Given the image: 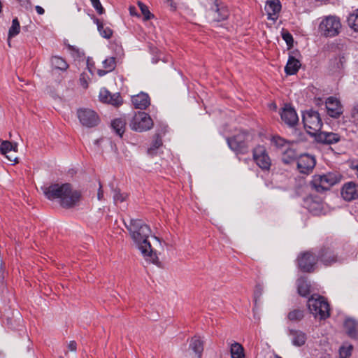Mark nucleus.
Here are the masks:
<instances>
[{
  "label": "nucleus",
  "instance_id": "13",
  "mask_svg": "<svg viewBox=\"0 0 358 358\" xmlns=\"http://www.w3.org/2000/svg\"><path fill=\"white\" fill-rule=\"evenodd\" d=\"M281 8L280 0H267L264 6L267 19L275 22L279 17Z\"/></svg>",
  "mask_w": 358,
  "mask_h": 358
},
{
  "label": "nucleus",
  "instance_id": "9",
  "mask_svg": "<svg viewBox=\"0 0 358 358\" xmlns=\"http://www.w3.org/2000/svg\"><path fill=\"white\" fill-rule=\"evenodd\" d=\"M229 11L227 6L222 1L215 0L213 6L209 11V17L212 22H218L228 18Z\"/></svg>",
  "mask_w": 358,
  "mask_h": 358
},
{
  "label": "nucleus",
  "instance_id": "4",
  "mask_svg": "<svg viewBox=\"0 0 358 358\" xmlns=\"http://www.w3.org/2000/svg\"><path fill=\"white\" fill-rule=\"evenodd\" d=\"M341 20L335 15H328L322 19L318 30L320 34L327 38L338 36L341 29Z\"/></svg>",
  "mask_w": 358,
  "mask_h": 358
},
{
  "label": "nucleus",
  "instance_id": "5",
  "mask_svg": "<svg viewBox=\"0 0 358 358\" xmlns=\"http://www.w3.org/2000/svg\"><path fill=\"white\" fill-rule=\"evenodd\" d=\"M308 308L315 318L324 320L329 316V305L323 296L312 295L308 301Z\"/></svg>",
  "mask_w": 358,
  "mask_h": 358
},
{
  "label": "nucleus",
  "instance_id": "53",
  "mask_svg": "<svg viewBox=\"0 0 358 358\" xmlns=\"http://www.w3.org/2000/svg\"><path fill=\"white\" fill-rule=\"evenodd\" d=\"M17 1L20 3H24V2L27 1V0H17Z\"/></svg>",
  "mask_w": 358,
  "mask_h": 358
},
{
  "label": "nucleus",
  "instance_id": "27",
  "mask_svg": "<svg viewBox=\"0 0 358 358\" xmlns=\"http://www.w3.org/2000/svg\"><path fill=\"white\" fill-rule=\"evenodd\" d=\"M94 22L97 25L100 35L105 38H110L113 35V31L108 27H104L103 23L97 18L94 19Z\"/></svg>",
  "mask_w": 358,
  "mask_h": 358
},
{
  "label": "nucleus",
  "instance_id": "54",
  "mask_svg": "<svg viewBox=\"0 0 358 358\" xmlns=\"http://www.w3.org/2000/svg\"><path fill=\"white\" fill-rule=\"evenodd\" d=\"M152 62H153V63H157V59H152Z\"/></svg>",
  "mask_w": 358,
  "mask_h": 358
},
{
  "label": "nucleus",
  "instance_id": "28",
  "mask_svg": "<svg viewBox=\"0 0 358 358\" xmlns=\"http://www.w3.org/2000/svg\"><path fill=\"white\" fill-rule=\"evenodd\" d=\"M87 69L88 71H83L80 76L79 79L80 85L84 88L87 89L88 87V83L90 80V76L93 74L92 67H90L89 62H87Z\"/></svg>",
  "mask_w": 358,
  "mask_h": 358
},
{
  "label": "nucleus",
  "instance_id": "10",
  "mask_svg": "<svg viewBox=\"0 0 358 358\" xmlns=\"http://www.w3.org/2000/svg\"><path fill=\"white\" fill-rule=\"evenodd\" d=\"M77 115L80 122L85 127H92L99 123V119L97 114L91 109H78Z\"/></svg>",
  "mask_w": 358,
  "mask_h": 358
},
{
  "label": "nucleus",
  "instance_id": "39",
  "mask_svg": "<svg viewBox=\"0 0 358 358\" xmlns=\"http://www.w3.org/2000/svg\"><path fill=\"white\" fill-rule=\"evenodd\" d=\"M103 66L107 69L108 71H112L115 69L116 66V61L114 57H110L103 61Z\"/></svg>",
  "mask_w": 358,
  "mask_h": 358
},
{
  "label": "nucleus",
  "instance_id": "34",
  "mask_svg": "<svg viewBox=\"0 0 358 358\" xmlns=\"http://www.w3.org/2000/svg\"><path fill=\"white\" fill-rule=\"evenodd\" d=\"M348 24L355 31H358V9L350 14L348 17Z\"/></svg>",
  "mask_w": 358,
  "mask_h": 358
},
{
  "label": "nucleus",
  "instance_id": "41",
  "mask_svg": "<svg viewBox=\"0 0 358 358\" xmlns=\"http://www.w3.org/2000/svg\"><path fill=\"white\" fill-rule=\"evenodd\" d=\"M91 3L96 12L101 15L104 13V8H103L99 0H90Z\"/></svg>",
  "mask_w": 358,
  "mask_h": 358
},
{
  "label": "nucleus",
  "instance_id": "3",
  "mask_svg": "<svg viewBox=\"0 0 358 358\" xmlns=\"http://www.w3.org/2000/svg\"><path fill=\"white\" fill-rule=\"evenodd\" d=\"M342 176L338 172H329L326 174H317L313 177L312 187L318 192L329 189L332 186L338 183Z\"/></svg>",
  "mask_w": 358,
  "mask_h": 358
},
{
  "label": "nucleus",
  "instance_id": "26",
  "mask_svg": "<svg viewBox=\"0 0 358 358\" xmlns=\"http://www.w3.org/2000/svg\"><path fill=\"white\" fill-rule=\"evenodd\" d=\"M125 125L126 120L122 117L116 118L111 123L113 129L115 130L116 134L119 135L120 137L124 132Z\"/></svg>",
  "mask_w": 358,
  "mask_h": 358
},
{
  "label": "nucleus",
  "instance_id": "20",
  "mask_svg": "<svg viewBox=\"0 0 358 358\" xmlns=\"http://www.w3.org/2000/svg\"><path fill=\"white\" fill-rule=\"evenodd\" d=\"M315 138L317 142L324 144H333L340 140L338 134L336 133L321 131L315 136Z\"/></svg>",
  "mask_w": 358,
  "mask_h": 358
},
{
  "label": "nucleus",
  "instance_id": "7",
  "mask_svg": "<svg viewBox=\"0 0 358 358\" xmlns=\"http://www.w3.org/2000/svg\"><path fill=\"white\" fill-rule=\"evenodd\" d=\"M153 122L148 114L145 112H138L133 117L130 127L132 130L142 132L150 129Z\"/></svg>",
  "mask_w": 358,
  "mask_h": 358
},
{
  "label": "nucleus",
  "instance_id": "31",
  "mask_svg": "<svg viewBox=\"0 0 358 358\" xmlns=\"http://www.w3.org/2000/svg\"><path fill=\"white\" fill-rule=\"evenodd\" d=\"M230 351L231 358H243L245 356L243 346L238 343L231 345Z\"/></svg>",
  "mask_w": 358,
  "mask_h": 358
},
{
  "label": "nucleus",
  "instance_id": "12",
  "mask_svg": "<svg viewBox=\"0 0 358 358\" xmlns=\"http://www.w3.org/2000/svg\"><path fill=\"white\" fill-rule=\"evenodd\" d=\"M245 138V134L240 133L232 138H227V143L233 151L237 153H245L248 148Z\"/></svg>",
  "mask_w": 358,
  "mask_h": 358
},
{
  "label": "nucleus",
  "instance_id": "29",
  "mask_svg": "<svg viewBox=\"0 0 358 358\" xmlns=\"http://www.w3.org/2000/svg\"><path fill=\"white\" fill-rule=\"evenodd\" d=\"M298 293L302 296H306L310 293V285L304 278L297 280Z\"/></svg>",
  "mask_w": 358,
  "mask_h": 358
},
{
  "label": "nucleus",
  "instance_id": "44",
  "mask_svg": "<svg viewBox=\"0 0 358 358\" xmlns=\"http://www.w3.org/2000/svg\"><path fill=\"white\" fill-rule=\"evenodd\" d=\"M68 351L76 352L77 350V344L76 341H71L67 345Z\"/></svg>",
  "mask_w": 358,
  "mask_h": 358
},
{
  "label": "nucleus",
  "instance_id": "6",
  "mask_svg": "<svg viewBox=\"0 0 358 358\" xmlns=\"http://www.w3.org/2000/svg\"><path fill=\"white\" fill-rule=\"evenodd\" d=\"M303 122L306 131L313 136L320 131L322 125L320 114L312 110L303 113Z\"/></svg>",
  "mask_w": 358,
  "mask_h": 358
},
{
  "label": "nucleus",
  "instance_id": "22",
  "mask_svg": "<svg viewBox=\"0 0 358 358\" xmlns=\"http://www.w3.org/2000/svg\"><path fill=\"white\" fill-rule=\"evenodd\" d=\"M289 336L290 337L292 343L295 346H301L306 341V335L300 330L290 329L289 331Z\"/></svg>",
  "mask_w": 358,
  "mask_h": 358
},
{
  "label": "nucleus",
  "instance_id": "16",
  "mask_svg": "<svg viewBox=\"0 0 358 358\" xmlns=\"http://www.w3.org/2000/svg\"><path fill=\"white\" fill-rule=\"evenodd\" d=\"M99 100L101 102L119 106L122 103V99L119 93L111 94L108 90L103 88L99 92Z\"/></svg>",
  "mask_w": 358,
  "mask_h": 358
},
{
  "label": "nucleus",
  "instance_id": "25",
  "mask_svg": "<svg viewBox=\"0 0 358 358\" xmlns=\"http://www.w3.org/2000/svg\"><path fill=\"white\" fill-rule=\"evenodd\" d=\"M318 258L326 266L331 265L337 261L333 251L329 248L322 250L320 252Z\"/></svg>",
  "mask_w": 358,
  "mask_h": 358
},
{
  "label": "nucleus",
  "instance_id": "21",
  "mask_svg": "<svg viewBox=\"0 0 358 358\" xmlns=\"http://www.w3.org/2000/svg\"><path fill=\"white\" fill-rule=\"evenodd\" d=\"M133 105L136 108L145 109L150 103V98L148 94L141 92L131 98Z\"/></svg>",
  "mask_w": 358,
  "mask_h": 358
},
{
  "label": "nucleus",
  "instance_id": "32",
  "mask_svg": "<svg viewBox=\"0 0 358 358\" xmlns=\"http://www.w3.org/2000/svg\"><path fill=\"white\" fill-rule=\"evenodd\" d=\"M20 31V25L18 20L17 18H14L12 21V25L8 31V45L10 46V39L15 36H17Z\"/></svg>",
  "mask_w": 358,
  "mask_h": 358
},
{
  "label": "nucleus",
  "instance_id": "38",
  "mask_svg": "<svg viewBox=\"0 0 358 358\" xmlns=\"http://www.w3.org/2000/svg\"><path fill=\"white\" fill-rule=\"evenodd\" d=\"M162 145V141L158 136L154 139L151 146L148 150V153L153 155L156 153V150Z\"/></svg>",
  "mask_w": 358,
  "mask_h": 358
},
{
  "label": "nucleus",
  "instance_id": "23",
  "mask_svg": "<svg viewBox=\"0 0 358 358\" xmlns=\"http://www.w3.org/2000/svg\"><path fill=\"white\" fill-rule=\"evenodd\" d=\"M301 67V62L294 57L289 55L287 64L285 67V71L287 75H294Z\"/></svg>",
  "mask_w": 358,
  "mask_h": 358
},
{
  "label": "nucleus",
  "instance_id": "52",
  "mask_svg": "<svg viewBox=\"0 0 358 358\" xmlns=\"http://www.w3.org/2000/svg\"><path fill=\"white\" fill-rule=\"evenodd\" d=\"M353 113H357L358 114V104H357L356 106H355L354 108H353Z\"/></svg>",
  "mask_w": 358,
  "mask_h": 358
},
{
  "label": "nucleus",
  "instance_id": "45",
  "mask_svg": "<svg viewBox=\"0 0 358 358\" xmlns=\"http://www.w3.org/2000/svg\"><path fill=\"white\" fill-rule=\"evenodd\" d=\"M282 37H283V39L286 41L287 45H289L290 43H292L293 42L292 36L289 33L283 34Z\"/></svg>",
  "mask_w": 358,
  "mask_h": 358
},
{
  "label": "nucleus",
  "instance_id": "55",
  "mask_svg": "<svg viewBox=\"0 0 358 358\" xmlns=\"http://www.w3.org/2000/svg\"><path fill=\"white\" fill-rule=\"evenodd\" d=\"M274 358H282V357L278 355H275Z\"/></svg>",
  "mask_w": 358,
  "mask_h": 358
},
{
  "label": "nucleus",
  "instance_id": "56",
  "mask_svg": "<svg viewBox=\"0 0 358 358\" xmlns=\"http://www.w3.org/2000/svg\"><path fill=\"white\" fill-rule=\"evenodd\" d=\"M154 238H155L157 241H159V239L157 237L154 236Z\"/></svg>",
  "mask_w": 358,
  "mask_h": 358
},
{
  "label": "nucleus",
  "instance_id": "14",
  "mask_svg": "<svg viewBox=\"0 0 358 358\" xmlns=\"http://www.w3.org/2000/svg\"><path fill=\"white\" fill-rule=\"evenodd\" d=\"M341 193L343 199L348 201L358 199V184L352 181L345 183Z\"/></svg>",
  "mask_w": 358,
  "mask_h": 358
},
{
  "label": "nucleus",
  "instance_id": "51",
  "mask_svg": "<svg viewBox=\"0 0 358 358\" xmlns=\"http://www.w3.org/2000/svg\"><path fill=\"white\" fill-rule=\"evenodd\" d=\"M109 71H108L107 69H99L97 71V73L99 76H105L106 73H108Z\"/></svg>",
  "mask_w": 358,
  "mask_h": 358
},
{
  "label": "nucleus",
  "instance_id": "48",
  "mask_svg": "<svg viewBox=\"0 0 358 358\" xmlns=\"http://www.w3.org/2000/svg\"><path fill=\"white\" fill-rule=\"evenodd\" d=\"M129 10V13L131 15L138 16L136 9L134 6H130Z\"/></svg>",
  "mask_w": 358,
  "mask_h": 358
},
{
  "label": "nucleus",
  "instance_id": "37",
  "mask_svg": "<svg viewBox=\"0 0 358 358\" xmlns=\"http://www.w3.org/2000/svg\"><path fill=\"white\" fill-rule=\"evenodd\" d=\"M353 346L352 345H343L339 348L340 358H349L351 356Z\"/></svg>",
  "mask_w": 358,
  "mask_h": 358
},
{
  "label": "nucleus",
  "instance_id": "17",
  "mask_svg": "<svg viewBox=\"0 0 358 358\" xmlns=\"http://www.w3.org/2000/svg\"><path fill=\"white\" fill-rule=\"evenodd\" d=\"M282 120L288 126L293 127L299 121L296 110L290 106L286 104L280 113Z\"/></svg>",
  "mask_w": 358,
  "mask_h": 358
},
{
  "label": "nucleus",
  "instance_id": "43",
  "mask_svg": "<svg viewBox=\"0 0 358 358\" xmlns=\"http://www.w3.org/2000/svg\"><path fill=\"white\" fill-rule=\"evenodd\" d=\"M113 200L115 203L122 202L124 200V196L119 191L115 190Z\"/></svg>",
  "mask_w": 358,
  "mask_h": 358
},
{
  "label": "nucleus",
  "instance_id": "50",
  "mask_svg": "<svg viewBox=\"0 0 358 358\" xmlns=\"http://www.w3.org/2000/svg\"><path fill=\"white\" fill-rule=\"evenodd\" d=\"M35 9H36L37 13L39 14V15H43L44 13H45L44 9L41 6H36L35 7Z\"/></svg>",
  "mask_w": 358,
  "mask_h": 358
},
{
  "label": "nucleus",
  "instance_id": "19",
  "mask_svg": "<svg viewBox=\"0 0 358 358\" xmlns=\"http://www.w3.org/2000/svg\"><path fill=\"white\" fill-rule=\"evenodd\" d=\"M326 108L329 116L337 118L343 113V108L339 100L330 96L326 101Z\"/></svg>",
  "mask_w": 358,
  "mask_h": 358
},
{
  "label": "nucleus",
  "instance_id": "15",
  "mask_svg": "<svg viewBox=\"0 0 358 358\" xmlns=\"http://www.w3.org/2000/svg\"><path fill=\"white\" fill-rule=\"evenodd\" d=\"M0 152L2 155L10 162L16 163L17 158L12 152L16 153L17 152V144L16 143H12L8 141H3L0 145Z\"/></svg>",
  "mask_w": 358,
  "mask_h": 358
},
{
  "label": "nucleus",
  "instance_id": "49",
  "mask_svg": "<svg viewBox=\"0 0 358 358\" xmlns=\"http://www.w3.org/2000/svg\"><path fill=\"white\" fill-rule=\"evenodd\" d=\"M334 63L337 65V67L338 69H341L343 66L341 58H335L334 60Z\"/></svg>",
  "mask_w": 358,
  "mask_h": 358
},
{
  "label": "nucleus",
  "instance_id": "1",
  "mask_svg": "<svg viewBox=\"0 0 358 358\" xmlns=\"http://www.w3.org/2000/svg\"><path fill=\"white\" fill-rule=\"evenodd\" d=\"M125 225L145 259L151 263L157 264L158 257L148 241L151 234L150 227L143 220L134 219L130 220L129 223Z\"/></svg>",
  "mask_w": 358,
  "mask_h": 358
},
{
  "label": "nucleus",
  "instance_id": "11",
  "mask_svg": "<svg viewBox=\"0 0 358 358\" xmlns=\"http://www.w3.org/2000/svg\"><path fill=\"white\" fill-rule=\"evenodd\" d=\"M316 164L314 156L308 154L301 155L297 159V168L301 173L308 174Z\"/></svg>",
  "mask_w": 358,
  "mask_h": 358
},
{
  "label": "nucleus",
  "instance_id": "33",
  "mask_svg": "<svg viewBox=\"0 0 358 358\" xmlns=\"http://www.w3.org/2000/svg\"><path fill=\"white\" fill-rule=\"evenodd\" d=\"M345 328L347 331V334L351 338H356V322L352 319H347L345 322Z\"/></svg>",
  "mask_w": 358,
  "mask_h": 358
},
{
  "label": "nucleus",
  "instance_id": "42",
  "mask_svg": "<svg viewBox=\"0 0 358 358\" xmlns=\"http://www.w3.org/2000/svg\"><path fill=\"white\" fill-rule=\"evenodd\" d=\"M273 142L275 143L276 146L278 147H282L287 143V141L280 136L274 137L273 138Z\"/></svg>",
  "mask_w": 358,
  "mask_h": 358
},
{
  "label": "nucleus",
  "instance_id": "18",
  "mask_svg": "<svg viewBox=\"0 0 358 358\" xmlns=\"http://www.w3.org/2000/svg\"><path fill=\"white\" fill-rule=\"evenodd\" d=\"M315 263V257L309 252L301 254L298 258L299 267L304 272L311 271Z\"/></svg>",
  "mask_w": 358,
  "mask_h": 358
},
{
  "label": "nucleus",
  "instance_id": "47",
  "mask_svg": "<svg viewBox=\"0 0 358 358\" xmlns=\"http://www.w3.org/2000/svg\"><path fill=\"white\" fill-rule=\"evenodd\" d=\"M350 168L355 171V173L358 178V162H352L351 164Z\"/></svg>",
  "mask_w": 358,
  "mask_h": 358
},
{
  "label": "nucleus",
  "instance_id": "2",
  "mask_svg": "<svg viewBox=\"0 0 358 358\" xmlns=\"http://www.w3.org/2000/svg\"><path fill=\"white\" fill-rule=\"evenodd\" d=\"M43 193L50 200L59 199L60 205L66 208L78 205L81 198V193L78 190L72 189L68 183L50 185L44 188Z\"/></svg>",
  "mask_w": 358,
  "mask_h": 358
},
{
  "label": "nucleus",
  "instance_id": "8",
  "mask_svg": "<svg viewBox=\"0 0 358 358\" xmlns=\"http://www.w3.org/2000/svg\"><path fill=\"white\" fill-rule=\"evenodd\" d=\"M253 159L263 171H268L271 166V159L264 145L256 146L252 151Z\"/></svg>",
  "mask_w": 358,
  "mask_h": 358
},
{
  "label": "nucleus",
  "instance_id": "30",
  "mask_svg": "<svg viewBox=\"0 0 358 358\" xmlns=\"http://www.w3.org/2000/svg\"><path fill=\"white\" fill-rule=\"evenodd\" d=\"M51 63L54 68L61 71H66L69 68L67 62L63 58L57 56L52 57Z\"/></svg>",
  "mask_w": 358,
  "mask_h": 358
},
{
  "label": "nucleus",
  "instance_id": "36",
  "mask_svg": "<svg viewBox=\"0 0 358 358\" xmlns=\"http://www.w3.org/2000/svg\"><path fill=\"white\" fill-rule=\"evenodd\" d=\"M303 316V310L300 309H295L288 313L287 317L292 322H296L301 320Z\"/></svg>",
  "mask_w": 358,
  "mask_h": 358
},
{
  "label": "nucleus",
  "instance_id": "35",
  "mask_svg": "<svg viewBox=\"0 0 358 358\" xmlns=\"http://www.w3.org/2000/svg\"><path fill=\"white\" fill-rule=\"evenodd\" d=\"M297 157V154L294 149L288 148L283 152L282 160L285 164H289Z\"/></svg>",
  "mask_w": 358,
  "mask_h": 358
},
{
  "label": "nucleus",
  "instance_id": "57",
  "mask_svg": "<svg viewBox=\"0 0 358 358\" xmlns=\"http://www.w3.org/2000/svg\"><path fill=\"white\" fill-rule=\"evenodd\" d=\"M59 358H64L63 357H60Z\"/></svg>",
  "mask_w": 358,
  "mask_h": 358
},
{
  "label": "nucleus",
  "instance_id": "46",
  "mask_svg": "<svg viewBox=\"0 0 358 358\" xmlns=\"http://www.w3.org/2000/svg\"><path fill=\"white\" fill-rule=\"evenodd\" d=\"M97 199L99 201H101L102 199H103V190L102 189V186L100 182H99V188L98 189V193H97Z\"/></svg>",
  "mask_w": 358,
  "mask_h": 358
},
{
  "label": "nucleus",
  "instance_id": "40",
  "mask_svg": "<svg viewBox=\"0 0 358 358\" xmlns=\"http://www.w3.org/2000/svg\"><path fill=\"white\" fill-rule=\"evenodd\" d=\"M138 6H139L142 14L144 16V20H148L153 17V15L150 12L147 6H145L143 3L138 1Z\"/></svg>",
  "mask_w": 358,
  "mask_h": 358
},
{
  "label": "nucleus",
  "instance_id": "24",
  "mask_svg": "<svg viewBox=\"0 0 358 358\" xmlns=\"http://www.w3.org/2000/svg\"><path fill=\"white\" fill-rule=\"evenodd\" d=\"M189 348L195 353L193 358H201L203 350V341L198 336H194L191 339Z\"/></svg>",
  "mask_w": 358,
  "mask_h": 358
}]
</instances>
